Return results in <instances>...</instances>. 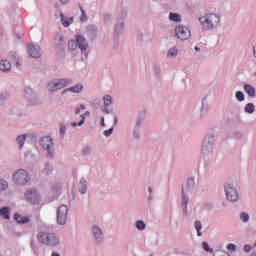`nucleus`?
<instances>
[{"instance_id":"obj_24","label":"nucleus","mask_w":256,"mask_h":256,"mask_svg":"<svg viewBox=\"0 0 256 256\" xmlns=\"http://www.w3.org/2000/svg\"><path fill=\"white\" fill-rule=\"evenodd\" d=\"M245 112L246 113H255V105L253 103H249L245 107Z\"/></svg>"},{"instance_id":"obj_27","label":"nucleus","mask_w":256,"mask_h":256,"mask_svg":"<svg viewBox=\"0 0 256 256\" xmlns=\"http://www.w3.org/2000/svg\"><path fill=\"white\" fill-rule=\"evenodd\" d=\"M81 121L77 124V122H72L71 123V127H81V125H83L85 123V115H81Z\"/></svg>"},{"instance_id":"obj_2","label":"nucleus","mask_w":256,"mask_h":256,"mask_svg":"<svg viewBox=\"0 0 256 256\" xmlns=\"http://www.w3.org/2000/svg\"><path fill=\"white\" fill-rule=\"evenodd\" d=\"M199 21L204 29H213V27L219 25L221 20L217 14H207L205 17H200Z\"/></svg>"},{"instance_id":"obj_39","label":"nucleus","mask_w":256,"mask_h":256,"mask_svg":"<svg viewBox=\"0 0 256 256\" xmlns=\"http://www.w3.org/2000/svg\"><path fill=\"white\" fill-rule=\"evenodd\" d=\"M235 249H237V247L235 246V244H228V245H227V250H228V251H235Z\"/></svg>"},{"instance_id":"obj_47","label":"nucleus","mask_w":256,"mask_h":256,"mask_svg":"<svg viewBox=\"0 0 256 256\" xmlns=\"http://www.w3.org/2000/svg\"><path fill=\"white\" fill-rule=\"evenodd\" d=\"M31 88L26 89V93H31Z\"/></svg>"},{"instance_id":"obj_42","label":"nucleus","mask_w":256,"mask_h":256,"mask_svg":"<svg viewBox=\"0 0 256 256\" xmlns=\"http://www.w3.org/2000/svg\"><path fill=\"white\" fill-rule=\"evenodd\" d=\"M83 153L84 155H89V153H91V148L90 147L84 148Z\"/></svg>"},{"instance_id":"obj_34","label":"nucleus","mask_w":256,"mask_h":256,"mask_svg":"<svg viewBox=\"0 0 256 256\" xmlns=\"http://www.w3.org/2000/svg\"><path fill=\"white\" fill-rule=\"evenodd\" d=\"M214 256H230V255L225 251H217L214 253Z\"/></svg>"},{"instance_id":"obj_14","label":"nucleus","mask_w":256,"mask_h":256,"mask_svg":"<svg viewBox=\"0 0 256 256\" xmlns=\"http://www.w3.org/2000/svg\"><path fill=\"white\" fill-rule=\"evenodd\" d=\"M93 233L96 241H99V239H103V232L101 231V229H99V227L94 226Z\"/></svg>"},{"instance_id":"obj_22","label":"nucleus","mask_w":256,"mask_h":256,"mask_svg":"<svg viewBox=\"0 0 256 256\" xmlns=\"http://www.w3.org/2000/svg\"><path fill=\"white\" fill-rule=\"evenodd\" d=\"M195 229L198 233V236L201 237L202 233H201V229H203V224H201V221L197 220L195 222Z\"/></svg>"},{"instance_id":"obj_1","label":"nucleus","mask_w":256,"mask_h":256,"mask_svg":"<svg viewBox=\"0 0 256 256\" xmlns=\"http://www.w3.org/2000/svg\"><path fill=\"white\" fill-rule=\"evenodd\" d=\"M37 239L39 243H42V245H49L50 247H55L56 245H59L60 239L59 236H57L53 232H39L37 234Z\"/></svg>"},{"instance_id":"obj_51","label":"nucleus","mask_w":256,"mask_h":256,"mask_svg":"<svg viewBox=\"0 0 256 256\" xmlns=\"http://www.w3.org/2000/svg\"><path fill=\"white\" fill-rule=\"evenodd\" d=\"M251 256H256V254L254 253V254H251Z\"/></svg>"},{"instance_id":"obj_21","label":"nucleus","mask_w":256,"mask_h":256,"mask_svg":"<svg viewBox=\"0 0 256 256\" xmlns=\"http://www.w3.org/2000/svg\"><path fill=\"white\" fill-rule=\"evenodd\" d=\"M105 107H109L113 103V98L110 95H106L103 97Z\"/></svg>"},{"instance_id":"obj_54","label":"nucleus","mask_w":256,"mask_h":256,"mask_svg":"<svg viewBox=\"0 0 256 256\" xmlns=\"http://www.w3.org/2000/svg\"><path fill=\"white\" fill-rule=\"evenodd\" d=\"M149 191H150V193H151V188H149Z\"/></svg>"},{"instance_id":"obj_46","label":"nucleus","mask_w":256,"mask_h":256,"mask_svg":"<svg viewBox=\"0 0 256 256\" xmlns=\"http://www.w3.org/2000/svg\"><path fill=\"white\" fill-rule=\"evenodd\" d=\"M52 256H61V255H59V253H57V252H53Z\"/></svg>"},{"instance_id":"obj_30","label":"nucleus","mask_w":256,"mask_h":256,"mask_svg":"<svg viewBox=\"0 0 256 256\" xmlns=\"http://www.w3.org/2000/svg\"><path fill=\"white\" fill-rule=\"evenodd\" d=\"M136 227L139 231H143V229H145V222L138 220L136 222Z\"/></svg>"},{"instance_id":"obj_17","label":"nucleus","mask_w":256,"mask_h":256,"mask_svg":"<svg viewBox=\"0 0 256 256\" xmlns=\"http://www.w3.org/2000/svg\"><path fill=\"white\" fill-rule=\"evenodd\" d=\"M79 191L82 194L87 193V181L85 180V178H82L80 180V186H79Z\"/></svg>"},{"instance_id":"obj_8","label":"nucleus","mask_w":256,"mask_h":256,"mask_svg":"<svg viewBox=\"0 0 256 256\" xmlns=\"http://www.w3.org/2000/svg\"><path fill=\"white\" fill-rule=\"evenodd\" d=\"M25 197L26 199H28V201H30V203H32L33 205H37V203H39L41 201V196L39 195V193H37L35 190L33 189H28L25 192Z\"/></svg>"},{"instance_id":"obj_3","label":"nucleus","mask_w":256,"mask_h":256,"mask_svg":"<svg viewBox=\"0 0 256 256\" xmlns=\"http://www.w3.org/2000/svg\"><path fill=\"white\" fill-rule=\"evenodd\" d=\"M13 181H15L17 185H27V183H29V174L27 171L19 169L13 174Z\"/></svg>"},{"instance_id":"obj_41","label":"nucleus","mask_w":256,"mask_h":256,"mask_svg":"<svg viewBox=\"0 0 256 256\" xmlns=\"http://www.w3.org/2000/svg\"><path fill=\"white\" fill-rule=\"evenodd\" d=\"M65 131H67V128L65 126H61L60 127V135H62V137H63V135H65Z\"/></svg>"},{"instance_id":"obj_32","label":"nucleus","mask_w":256,"mask_h":256,"mask_svg":"<svg viewBox=\"0 0 256 256\" xmlns=\"http://www.w3.org/2000/svg\"><path fill=\"white\" fill-rule=\"evenodd\" d=\"M236 99H237L238 101H244V100H245V95L243 94V92L238 91V92L236 93Z\"/></svg>"},{"instance_id":"obj_19","label":"nucleus","mask_w":256,"mask_h":256,"mask_svg":"<svg viewBox=\"0 0 256 256\" xmlns=\"http://www.w3.org/2000/svg\"><path fill=\"white\" fill-rule=\"evenodd\" d=\"M177 55H179V50L177 48H171L167 53L169 59L177 57Z\"/></svg>"},{"instance_id":"obj_45","label":"nucleus","mask_w":256,"mask_h":256,"mask_svg":"<svg viewBox=\"0 0 256 256\" xmlns=\"http://www.w3.org/2000/svg\"><path fill=\"white\" fill-rule=\"evenodd\" d=\"M86 117H89V115H91V113L89 111L85 112L84 114Z\"/></svg>"},{"instance_id":"obj_25","label":"nucleus","mask_w":256,"mask_h":256,"mask_svg":"<svg viewBox=\"0 0 256 256\" xmlns=\"http://www.w3.org/2000/svg\"><path fill=\"white\" fill-rule=\"evenodd\" d=\"M25 139H26L25 135L18 136L17 143H18L20 149H22L23 145H25Z\"/></svg>"},{"instance_id":"obj_35","label":"nucleus","mask_w":256,"mask_h":256,"mask_svg":"<svg viewBox=\"0 0 256 256\" xmlns=\"http://www.w3.org/2000/svg\"><path fill=\"white\" fill-rule=\"evenodd\" d=\"M81 13H82V16L80 18V21H87V14L85 13V10H83V8H81Z\"/></svg>"},{"instance_id":"obj_52","label":"nucleus","mask_w":256,"mask_h":256,"mask_svg":"<svg viewBox=\"0 0 256 256\" xmlns=\"http://www.w3.org/2000/svg\"><path fill=\"white\" fill-rule=\"evenodd\" d=\"M115 123H117V118H115Z\"/></svg>"},{"instance_id":"obj_37","label":"nucleus","mask_w":256,"mask_h":256,"mask_svg":"<svg viewBox=\"0 0 256 256\" xmlns=\"http://www.w3.org/2000/svg\"><path fill=\"white\" fill-rule=\"evenodd\" d=\"M187 185L189 187H195V179L189 178L188 181H187Z\"/></svg>"},{"instance_id":"obj_4","label":"nucleus","mask_w":256,"mask_h":256,"mask_svg":"<svg viewBox=\"0 0 256 256\" xmlns=\"http://www.w3.org/2000/svg\"><path fill=\"white\" fill-rule=\"evenodd\" d=\"M68 85H71V79H59L51 81L48 84V89L50 91H59V89H63V87H67Z\"/></svg>"},{"instance_id":"obj_28","label":"nucleus","mask_w":256,"mask_h":256,"mask_svg":"<svg viewBox=\"0 0 256 256\" xmlns=\"http://www.w3.org/2000/svg\"><path fill=\"white\" fill-rule=\"evenodd\" d=\"M182 194H183L182 203L184 205V211H187V203H189V198H187V196H185V191L184 190H182Z\"/></svg>"},{"instance_id":"obj_36","label":"nucleus","mask_w":256,"mask_h":256,"mask_svg":"<svg viewBox=\"0 0 256 256\" xmlns=\"http://www.w3.org/2000/svg\"><path fill=\"white\" fill-rule=\"evenodd\" d=\"M81 110H82V111H85V105L81 104V105H80V108H77V109L75 110V115H79V113H81Z\"/></svg>"},{"instance_id":"obj_18","label":"nucleus","mask_w":256,"mask_h":256,"mask_svg":"<svg viewBox=\"0 0 256 256\" xmlns=\"http://www.w3.org/2000/svg\"><path fill=\"white\" fill-rule=\"evenodd\" d=\"M66 91H71V93H81V91H83V85L78 84L74 87L66 89Z\"/></svg>"},{"instance_id":"obj_29","label":"nucleus","mask_w":256,"mask_h":256,"mask_svg":"<svg viewBox=\"0 0 256 256\" xmlns=\"http://www.w3.org/2000/svg\"><path fill=\"white\" fill-rule=\"evenodd\" d=\"M68 47L71 51L77 49V42H75V40H70L68 42Z\"/></svg>"},{"instance_id":"obj_40","label":"nucleus","mask_w":256,"mask_h":256,"mask_svg":"<svg viewBox=\"0 0 256 256\" xmlns=\"http://www.w3.org/2000/svg\"><path fill=\"white\" fill-rule=\"evenodd\" d=\"M213 141H214L213 136H208L204 140L205 143H210V144L213 143Z\"/></svg>"},{"instance_id":"obj_48","label":"nucleus","mask_w":256,"mask_h":256,"mask_svg":"<svg viewBox=\"0 0 256 256\" xmlns=\"http://www.w3.org/2000/svg\"><path fill=\"white\" fill-rule=\"evenodd\" d=\"M195 51H199V47H195Z\"/></svg>"},{"instance_id":"obj_23","label":"nucleus","mask_w":256,"mask_h":256,"mask_svg":"<svg viewBox=\"0 0 256 256\" xmlns=\"http://www.w3.org/2000/svg\"><path fill=\"white\" fill-rule=\"evenodd\" d=\"M0 215L4 217V219H9V208L4 207L0 210Z\"/></svg>"},{"instance_id":"obj_16","label":"nucleus","mask_w":256,"mask_h":256,"mask_svg":"<svg viewBox=\"0 0 256 256\" xmlns=\"http://www.w3.org/2000/svg\"><path fill=\"white\" fill-rule=\"evenodd\" d=\"M60 17H61L62 25H64V27H69V25L73 23V18H67L63 14H61Z\"/></svg>"},{"instance_id":"obj_33","label":"nucleus","mask_w":256,"mask_h":256,"mask_svg":"<svg viewBox=\"0 0 256 256\" xmlns=\"http://www.w3.org/2000/svg\"><path fill=\"white\" fill-rule=\"evenodd\" d=\"M240 219H242L244 223H247V221H249V214L242 212Z\"/></svg>"},{"instance_id":"obj_20","label":"nucleus","mask_w":256,"mask_h":256,"mask_svg":"<svg viewBox=\"0 0 256 256\" xmlns=\"http://www.w3.org/2000/svg\"><path fill=\"white\" fill-rule=\"evenodd\" d=\"M169 19L170 21H174V23H179L181 21V16L179 14L170 13Z\"/></svg>"},{"instance_id":"obj_6","label":"nucleus","mask_w":256,"mask_h":256,"mask_svg":"<svg viewBox=\"0 0 256 256\" xmlns=\"http://www.w3.org/2000/svg\"><path fill=\"white\" fill-rule=\"evenodd\" d=\"M175 33L178 39L181 41H187L191 37V30L187 26H177L175 28Z\"/></svg>"},{"instance_id":"obj_38","label":"nucleus","mask_w":256,"mask_h":256,"mask_svg":"<svg viewBox=\"0 0 256 256\" xmlns=\"http://www.w3.org/2000/svg\"><path fill=\"white\" fill-rule=\"evenodd\" d=\"M104 135H105V137H110V135H113V128L105 130Z\"/></svg>"},{"instance_id":"obj_55","label":"nucleus","mask_w":256,"mask_h":256,"mask_svg":"<svg viewBox=\"0 0 256 256\" xmlns=\"http://www.w3.org/2000/svg\"><path fill=\"white\" fill-rule=\"evenodd\" d=\"M105 19H107V16L105 17Z\"/></svg>"},{"instance_id":"obj_11","label":"nucleus","mask_w":256,"mask_h":256,"mask_svg":"<svg viewBox=\"0 0 256 256\" xmlns=\"http://www.w3.org/2000/svg\"><path fill=\"white\" fill-rule=\"evenodd\" d=\"M76 44L82 51H87V47H89V44H87V40L82 35L76 36Z\"/></svg>"},{"instance_id":"obj_10","label":"nucleus","mask_w":256,"mask_h":256,"mask_svg":"<svg viewBox=\"0 0 256 256\" xmlns=\"http://www.w3.org/2000/svg\"><path fill=\"white\" fill-rule=\"evenodd\" d=\"M28 53H29L30 57L39 59V57H41V55H42L41 46L29 44L28 45Z\"/></svg>"},{"instance_id":"obj_31","label":"nucleus","mask_w":256,"mask_h":256,"mask_svg":"<svg viewBox=\"0 0 256 256\" xmlns=\"http://www.w3.org/2000/svg\"><path fill=\"white\" fill-rule=\"evenodd\" d=\"M204 251H208V253H213V248L209 247V244L207 242L202 243Z\"/></svg>"},{"instance_id":"obj_26","label":"nucleus","mask_w":256,"mask_h":256,"mask_svg":"<svg viewBox=\"0 0 256 256\" xmlns=\"http://www.w3.org/2000/svg\"><path fill=\"white\" fill-rule=\"evenodd\" d=\"M8 187L7 180L0 179V191H5Z\"/></svg>"},{"instance_id":"obj_43","label":"nucleus","mask_w":256,"mask_h":256,"mask_svg":"<svg viewBox=\"0 0 256 256\" xmlns=\"http://www.w3.org/2000/svg\"><path fill=\"white\" fill-rule=\"evenodd\" d=\"M244 251H245L246 253H249V251H251V245L246 244V245L244 246Z\"/></svg>"},{"instance_id":"obj_12","label":"nucleus","mask_w":256,"mask_h":256,"mask_svg":"<svg viewBox=\"0 0 256 256\" xmlns=\"http://www.w3.org/2000/svg\"><path fill=\"white\" fill-rule=\"evenodd\" d=\"M0 71H11V62L9 60H2L0 62Z\"/></svg>"},{"instance_id":"obj_53","label":"nucleus","mask_w":256,"mask_h":256,"mask_svg":"<svg viewBox=\"0 0 256 256\" xmlns=\"http://www.w3.org/2000/svg\"><path fill=\"white\" fill-rule=\"evenodd\" d=\"M106 113H109V110H106Z\"/></svg>"},{"instance_id":"obj_15","label":"nucleus","mask_w":256,"mask_h":256,"mask_svg":"<svg viewBox=\"0 0 256 256\" xmlns=\"http://www.w3.org/2000/svg\"><path fill=\"white\" fill-rule=\"evenodd\" d=\"M244 90L246 91L247 95H249V97H255V88L249 84H246L244 86Z\"/></svg>"},{"instance_id":"obj_7","label":"nucleus","mask_w":256,"mask_h":256,"mask_svg":"<svg viewBox=\"0 0 256 256\" xmlns=\"http://www.w3.org/2000/svg\"><path fill=\"white\" fill-rule=\"evenodd\" d=\"M225 193L228 201H239V192L231 184L225 185Z\"/></svg>"},{"instance_id":"obj_9","label":"nucleus","mask_w":256,"mask_h":256,"mask_svg":"<svg viewBox=\"0 0 256 256\" xmlns=\"http://www.w3.org/2000/svg\"><path fill=\"white\" fill-rule=\"evenodd\" d=\"M67 211H69V209L66 205H62L58 208L57 217L60 225H65V223H67Z\"/></svg>"},{"instance_id":"obj_44","label":"nucleus","mask_w":256,"mask_h":256,"mask_svg":"<svg viewBox=\"0 0 256 256\" xmlns=\"http://www.w3.org/2000/svg\"><path fill=\"white\" fill-rule=\"evenodd\" d=\"M60 1H61V3L65 4V3H69V1H71V0H60Z\"/></svg>"},{"instance_id":"obj_5","label":"nucleus","mask_w":256,"mask_h":256,"mask_svg":"<svg viewBox=\"0 0 256 256\" xmlns=\"http://www.w3.org/2000/svg\"><path fill=\"white\" fill-rule=\"evenodd\" d=\"M40 145L43 149L48 151V157H53V147L55 144L53 143V138L50 136H45L40 140Z\"/></svg>"},{"instance_id":"obj_49","label":"nucleus","mask_w":256,"mask_h":256,"mask_svg":"<svg viewBox=\"0 0 256 256\" xmlns=\"http://www.w3.org/2000/svg\"><path fill=\"white\" fill-rule=\"evenodd\" d=\"M104 121H105V119L102 118V123H103V125H105Z\"/></svg>"},{"instance_id":"obj_50","label":"nucleus","mask_w":256,"mask_h":256,"mask_svg":"<svg viewBox=\"0 0 256 256\" xmlns=\"http://www.w3.org/2000/svg\"><path fill=\"white\" fill-rule=\"evenodd\" d=\"M17 67H19V62H16Z\"/></svg>"},{"instance_id":"obj_13","label":"nucleus","mask_w":256,"mask_h":256,"mask_svg":"<svg viewBox=\"0 0 256 256\" xmlns=\"http://www.w3.org/2000/svg\"><path fill=\"white\" fill-rule=\"evenodd\" d=\"M14 220L16 223H29V218L27 216H21L19 214H14Z\"/></svg>"}]
</instances>
